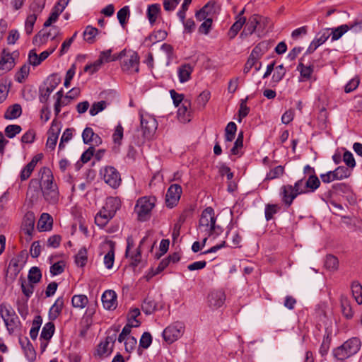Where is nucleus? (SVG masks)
<instances>
[{
	"label": "nucleus",
	"mask_w": 362,
	"mask_h": 362,
	"mask_svg": "<svg viewBox=\"0 0 362 362\" xmlns=\"http://www.w3.org/2000/svg\"><path fill=\"white\" fill-rule=\"evenodd\" d=\"M39 173L41 174L40 189L45 201L49 204H57L59 198V192L52 170L48 167H42Z\"/></svg>",
	"instance_id": "obj_1"
},
{
	"label": "nucleus",
	"mask_w": 362,
	"mask_h": 362,
	"mask_svg": "<svg viewBox=\"0 0 362 362\" xmlns=\"http://www.w3.org/2000/svg\"><path fill=\"white\" fill-rule=\"evenodd\" d=\"M0 316L4 320L9 334H16L21 332V322L14 310L7 305H0Z\"/></svg>",
	"instance_id": "obj_2"
},
{
	"label": "nucleus",
	"mask_w": 362,
	"mask_h": 362,
	"mask_svg": "<svg viewBox=\"0 0 362 362\" xmlns=\"http://www.w3.org/2000/svg\"><path fill=\"white\" fill-rule=\"evenodd\" d=\"M361 345V340L358 337H352L334 349L333 355L337 360L344 361L356 354L360 350Z\"/></svg>",
	"instance_id": "obj_3"
},
{
	"label": "nucleus",
	"mask_w": 362,
	"mask_h": 362,
	"mask_svg": "<svg viewBox=\"0 0 362 362\" xmlns=\"http://www.w3.org/2000/svg\"><path fill=\"white\" fill-rule=\"evenodd\" d=\"M156 197H143L136 201L134 211L137 214V220L144 222L150 219L151 211L155 206Z\"/></svg>",
	"instance_id": "obj_4"
},
{
	"label": "nucleus",
	"mask_w": 362,
	"mask_h": 362,
	"mask_svg": "<svg viewBox=\"0 0 362 362\" xmlns=\"http://www.w3.org/2000/svg\"><path fill=\"white\" fill-rule=\"evenodd\" d=\"M216 222L214 210L209 206L203 210L199 221V228L203 230L206 235L208 234L211 228H214V223Z\"/></svg>",
	"instance_id": "obj_5"
},
{
	"label": "nucleus",
	"mask_w": 362,
	"mask_h": 362,
	"mask_svg": "<svg viewBox=\"0 0 362 362\" xmlns=\"http://www.w3.org/2000/svg\"><path fill=\"white\" fill-rule=\"evenodd\" d=\"M105 183L113 189H117L122 182L121 175L118 170L112 166H105L100 170Z\"/></svg>",
	"instance_id": "obj_6"
},
{
	"label": "nucleus",
	"mask_w": 362,
	"mask_h": 362,
	"mask_svg": "<svg viewBox=\"0 0 362 362\" xmlns=\"http://www.w3.org/2000/svg\"><path fill=\"white\" fill-rule=\"evenodd\" d=\"M182 323L176 322L167 327L163 332V339L169 344L177 340L184 332Z\"/></svg>",
	"instance_id": "obj_7"
},
{
	"label": "nucleus",
	"mask_w": 362,
	"mask_h": 362,
	"mask_svg": "<svg viewBox=\"0 0 362 362\" xmlns=\"http://www.w3.org/2000/svg\"><path fill=\"white\" fill-rule=\"evenodd\" d=\"M158 124L155 118L151 117H144L141 116V128L143 136L146 139H151L157 129Z\"/></svg>",
	"instance_id": "obj_8"
},
{
	"label": "nucleus",
	"mask_w": 362,
	"mask_h": 362,
	"mask_svg": "<svg viewBox=\"0 0 362 362\" xmlns=\"http://www.w3.org/2000/svg\"><path fill=\"white\" fill-rule=\"evenodd\" d=\"M182 190L178 184L171 185L167 190L165 195V204L169 208L176 206L180 199Z\"/></svg>",
	"instance_id": "obj_9"
},
{
	"label": "nucleus",
	"mask_w": 362,
	"mask_h": 362,
	"mask_svg": "<svg viewBox=\"0 0 362 362\" xmlns=\"http://www.w3.org/2000/svg\"><path fill=\"white\" fill-rule=\"evenodd\" d=\"M35 216L33 211H28L23 219L21 228L27 235L26 241L30 242L33 237Z\"/></svg>",
	"instance_id": "obj_10"
},
{
	"label": "nucleus",
	"mask_w": 362,
	"mask_h": 362,
	"mask_svg": "<svg viewBox=\"0 0 362 362\" xmlns=\"http://www.w3.org/2000/svg\"><path fill=\"white\" fill-rule=\"evenodd\" d=\"M122 69L129 74L139 71V56L136 52H132L129 57L124 60Z\"/></svg>",
	"instance_id": "obj_11"
},
{
	"label": "nucleus",
	"mask_w": 362,
	"mask_h": 362,
	"mask_svg": "<svg viewBox=\"0 0 362 362\" xmlns=\"http://www.w3.org/2000/svg\"><path fill=\"white\" fill-rule=\"evenodd\" d=\"M60 34V29L57 26H52L49 32L39 31L33 37V43L45 44L49 37H51L52 40H56Z\"/></svg>",
	"instance_id": "obj_12"
},
{
	"label": "nucleus",
	"mask_w": 362,
	"mask_h": 362,
	"mask_svg": "<svg viewBox=\"0 0 362 362\" xmlns=\"http://www.w3.org/2000/svg\"><path fill=\"white\" fill-rule=\"evenodd\" d=\"M329 29H325L322 31H320L316 37L311 42L310 46L308 47L305 54H310L313 53L316 49L320 47L321 45L325 43L330 36V33H329Z\"/></svg>",
	"instance_id": "obj_13"
},
{
	"label": "nucleus",
	"mask_w": 362,
	"mask_h": 362,
	"mask_svg": "<svg viewBox=\"0 0 362 362\" xmlns=\"http://www.w3.org/2000/svg\"><path fill=\"white\" fill-rule=\"evenodd\" d=\"M101 300L105 310H114L117 306V294L113 290L105 291L102 295Z\"/></svg>",
	"instance_id": "obj_14"
},
{
	"label": "nucleus",
	"mask_w": 362,
	"mask_h": 362,
	"mask_svg": "<svg viewBox=\"0 0 362 362\" xmlns=\"http://www.w3.org/2000/svg\"><path fill=\"white\" fill-rule=\"evenodd\" d=\"M192 117V112L191 110V102L190 100L185 99L182 103L181 106L177 110V118L183 122H189L191 121Z\"/></svg>",
	"instance_id": "obj_15"
},
{
	"label": "nucleus",
	"mask_w": 362,
	"mask_h": 362,
	"mask_svg": "<svg viewBox=\"0 0 362 362\" xmlns=\"http://www.w3.org/2000/svg\"><path fill=\"white\" fill-rule=\"evenodd\" d=\"M358 27L359 30H362V23L361 22H355L354 23H351L350 25L344 24L337 28L332 29V40L335 41L339 40L344 33H346L348 30L353 29L354 28Z\"/></svg>",
	"instance_id": "obj_16"
},
{
	"label": "nucleus",
	"mask_w": 362,
	"mask_h": 362,
	"mask_svg": "<svg viewBox=\"0 0 362 362\" xmlns=\"http://www.w3.org/2000/svg\"><path fill=\"white\" fill-rule=\"evenodd\" d=\"M226 300V295L223 291H211L208 296L209 306L213 308L221 307Z\"/></svg>",
	"instance_id": "obj_17"
},
{
	"label": "nucleus",
	"mask_w": 362,
	"mask_h": 362,
	"mask_svg": "<svg viewBox=\"0 0 362 362\" xmlns=\"http://www.w3.org/2000/svg\"><path fill=\"white\" fill-rule=\"evenodd\" d=\"M15 66V59L13 54L10 53L6 49L1 52V58L0 60V70L9 71Z\"/></svg>",
	"instance_id": "obj_18"
},
{
	"label": "nucleus",
	"mask_w": 362,
	"mask_h": 362,
	"mask_svg": "<svg viewBox=\"0 0 362 362\" xmlns=\"http://www.w3.org/2000/svg\"><path fill=\"white\" fill-rule=\"evenodd\" d=\"M22 269L23 264H20L16 259H11L6 270L5 280L7 281L9 278L11 281H13Z\"/></svg>",
	"instance_id": "obj_19"
},
{
	"label": "nucleus",
	"mask_w": 362,
	"mask_h": 362,
	"mask_svg": "<svg viewBox=\"0 0 362 362\" xmlns=\"http://www.w3.org/2000/svg\"><path fill=\"white\" fill-rule=\"evenodd\" d=\"M114 216V210L109 211L108 209H106L103 206V209L96 214L95 217V222L98 226L104 227Z\"/></svg>",
	"instance_id": "obj_20"
},
{
	"label": "nucleus",
	"mask_w": 362,
	"mask_h": 362,
	"mask_svg": "<svg viewBox=\"0 0 362 362\" xmlns=\"http://www.w3.org/2000/svg\"><path fill=\"white\" fill-rule=\"evenodd\" d=\"M53 226V218L48 213H42L40 216L37 228L40 232L49 231L52 230Z\"/></svg>",
	"instance_id": "obj_21"
},
{
	"label": "nucleus",
	"mask_w": 362,
	"mask_h": 362,
	"mask_svg": "<svg viewBox=\"0 0 362 362\" xmlns=\"http://www.w3.org/2000/svg\"><path fill=\"white\" fill-rule=\"evenodd\" d=\"M64 305L63 297H59L49 310L48 317L51 321L55 320L61 315Z\"/></svg>",
	"instance_id": "obj_22"
},
{
	"label": "nucleus",
	"mask_w": 362,
	"mask_h": 362,
	"mask_svg": "<svg viewBox=\"0 0 362 362\" xmlns=\"http://www.w3.org/2000/svg\"><path fill=\"white\" fill-rule=\"evenodd\" d=\"M168 36V33L166 31L163 30H159L155 32H153L148 37H146L144 40V43L147 47H151L153 44L157 42L162 41L165 40Z\"/></svg>",
	"instance_id": "obj_23"
},
{
	"label": "nucleus",
	"mask_w": 362,
	"mask_h": 362,
	"mask_svg": "<svg viewBox=\"0 0 362 362\" xmlns=\"http://www.w3.org/2000/svg\"><path fill=\"white\" fill-rule=\"evenodd\" d=\"M106 245L108 246V250L104 257V264L107 269H111L115 261V244L113 241L110 240L103 247Z\"/></svg>",
	"instance_id": "obj_24"
},
{
	"label": "nucleus",
	"mask_w": 362,
	"mask_h": 362,
	"mask_svg": "<svg viewBox=\"0 0 362 362\" xmlns=\"http://www.w3.org/2000/svg\"><path fill=\"white\" fill-rule=\"evenodd\" d=\"M269 43L267 41H262L258 43L252 50L250 56L257 60L261 57L268 51Z\"/></svg>",
	"instance_id": "obj_25"
},
{
	"label": "nucleus",
	"mask_w": 362,
	"mask_h": 362,
	"mask_svg": "<svg viewBox=\"0 0 362 362\" xmlns=\"http://www.w3.org/2000/svg\"><path fill=\"white\" fill-rule=\"evenodd\" d=\"M289 185H283L280 189V195L281 197V200L283 203L287 206L289 207L293 204V200L297 197V196L293 197L291 198V195L295 194L294 192L288 189Z\"/></svg>",
	"instance_id": "obj_26"
},
{
	"label": "nucleus",
	"mask_w": 362,
	"mask_h": 362,
	"mask_svg": "<svg viewBox=\"0 0 362 362\" xmlns=\"http://www.w3.org/2000/svg\"><path fill=\"white\" fill-rule=\"evenodd\" d=\"M340 304L342 315L347 320H350L354 317V311L351 305V302L346 296H341L340 298Z\"/></svg>",
	"instance_id": "obj_27"
},
{
	"label": "nucleus",
	"mask_w": 362,
	"mask_h": 362,
	"mask_svg": "<svg viewBox=\"0 0 362 362\" xmlns=\"http://www.w3.org/2000/svg\"><path fill=\"white\" fill-rule=\"evenodd\" d=\"M320 186V180L316 175H310L305 182L306 193L314 192Z\"/></svg>",
	"instance_id": "obj_28"
},
{
	"label": "nucleus",
	"mask_w": 362,
	"mask_h": 362,
	"mask_svg": "<svg viewBox=\"0 0 362 362\" xmlns=\"http://www.w3.org/2000/svg\"><path fill=\"white\" fill-rule=\"evenodd\" d=\"M193 68L189 64H185L178 69L179 79L181 83L187 82L190 79Z\"/></svg>",
	"instance_id": "obj_29"
},
{
	"label": "nucleus",
	"mask_w": 362,
	"mask_h": 362,
	"mask_svg": "<svg viewBox=\"0 0 362 362\" xmlns=\"http://www.w3.org/2000/svg\"><path fill=\"white\" fill-rule=\"evenodd\" d=\"M246 23L245 17H240L230 28L227 35L230 40L235 38L239 31L243 28V25Z\"/></svg>",
	"instance_id": "obj_30"
},
{
	"label": "nucleus",
	"mask_w": 362,
	"mask_h": 362,
	"mask_svg": "<svg viewBox=\"0 0 362 362\" xmlns=\"http://www.w3.org/2000/svg\"><path fill=\"white\" fill-rule=\"evenodd\" d=\"M160 13V4H153L148 6L146 15L151 25H153L156 23L157 17Z\"/></svg>",
	"instance_id": "obj_31"
},
{
	"label": "nucleus",
	"mask_w": 362,
	"mask_h": 362,
	"mask_svg": "<svg viewBox=\"0 0 362 362\" xmlns=\"http://www.w3.org/2000/svg\"><path fill=\"white\" fill-rule=\"evenodd\" d=\"M352 296L358 305L362 304V285L358 281H353L351 284Z\"/></svg>",
	"instance_id": "obj_32"
},
{
	"label": "nucleus",
	"mask_w": 362,
	"mask_h": 362,
	"mask_svg": "<svg viewBox=\"0 0 362 362\" xmlns=\"http://www.w3.org/2000/svg\"><path fill=\"white\" fill-rule=\"evenodd\" d=\"M22 108L19 104H14L8 107L4 113V118L6 119H16L21 116Z\"/></svg>",
	"instance_id": "obj_33"
},
{
	"label": "nucleus",
	"mask_w": 362,
	"mask_h": 362,
	"mask_svg": "<svg viewBox=\"0 0 362 362\" xmlns=\"http://www.w3.org/2000/svg\"><path fill=\"white\" fill-rule=\"evenodd\" d=\"M156 307L157 303L149 296H147L141 304V310L146 315L152 314L156 310Z\"/></svg>",
	"instance_id": "obj_34"
},
{
	"label": "nucleus",
	"mask_w": 362,
	"mask_h": 362,
	"mask_svg": "<svg viewBox=\"0 0 362 362\" xmlns=\"http://www.w3.org/2000/svg\"><path fill=\"white\" fill-rule=\"evenodd\" d=\"M55 330L54 324L52 321L47 322L42 327L40 339H45V341H49L52 337Z\"/></svg>",
	"instance_id": "obj_35"
},
{
	"label": "nucleus",
	"mask_w": 362,
	"mask_h": 362,
	"mask_svg": "<svg viewBox=\"0 0 362 362\" xmlns=\"http://www.w3.org/2000/svg\"><path fill=\"white\" fill-rule=\"evenodd\" d=\"M88 303V298L86 295L78 294L73 296L71 298V305L74 308L83 309Z\"/></svg>",
	"instance_id": "obj_36"
},
{
	"label": "nucleus",
	"mask_w": 362,
	"mask_h": 362,
	"mask_svg": "<svg viewBox=\"0 0 362 362\" xmlns=\"http://www.w3.org/2000/svg\"><path fill=\"white\" fill-rule=\"evenodd\" d=\"M261 18L262 16L258 14H253L249 18L245 27V28L248 31L247 33L252 35L256 30L257 25L260 23Z\"/></svg>",
	"instance_id": "obj_37"
},
{
	"label": "nucleus",
	"mask_w": 362,
	"mask_h": 362,
	"mask_svg": "<svg viewBox=\"0 0 362 362\" xmlns=\"http://www.w3.org/2000/svg\"><path fill=\"white\" fill-rule=\"evenodd\" d=\"M325 267L331 272H335L339 268L338 258L333 255H327L325 259Z\"/></svg>",
	"instance_id": "obj_38"
},
{
	"label": "nucleus",
	"mask_w": 362,
	"mask_h": 362,
	"mask_svg": "<svg viewBox=\"0 0 362 362\" xmlns=\"http://www.w3.org/2000/svg\"><path fill=\"white\" fill-rule=\"evenodd\" d=\"M98 32V30L95 27L91 25L86 26L83 33L84 40L89 44H93L95 42V37Z\"/></svg>",
	"instance_id": "obj_39"
},
{
	"label": "nucleus",
	"mask_w": 362,
	"mask_h": 362,
	"mask_svg": "<svg viewBox=\"0 0 362 362\" xmlns=\"http://www.w3.org/2000/svg\"><path fill=\"white\" fill-rule=\"evenodd\" d=\"M42 323V317L40 315H36L33 321L32 327L30 331V336L33 340H35L37 339Z\"/></svg>",
	"instance_id": "obj_40"
},
{
	"label": "nucleus",
	"mask_w": 362,
	"mask_h": 362,
	"mask_svg": "<svg viewBox=\"0 0 362 362\" xmlns=\"http://www.w3.org/2000/svg\"><path fill=\"white\" fill-rule=\"evenodd\" d=\"M11 83L6 78H1L0 81V103H3L7 98Z\"/></svg>",
	"instance_id": "obj_41"
},
{
	"label": "nucleus",
	"mask_w": 362,
	"mask_h": 362,
	"mask_svg": "<svg viewBox=\"0 0 362 362\" xmlns=\"http://www.w3.org/2000/svg\"><path fill=\"white\" fill-rule=\"evenodd\" d=\"M237 126L235 122H230L225 129V140L226 142H231L235 136Z\"/></svg>",
	"instance_id": "obj_42"
},
{
	"label": "nucleus",
	"mask_w": 362,
	"mask_h": 362,
	"mask_svg": "<svg viewBox=\"0 0 362 362\" xmlns=\"http://www.w3.org/2000/svg\"><path fill=\"white\" fill-rule=\"evenodd\" d=\"M88 261L87 250L85 247H81L75 256V263L80 267H83Z\"/></svg>",
	"instance_id": "obj_43"
},
{
	"label": "nucleus",
	"mask_w": 362,
	"mask_h": 362,
	"mask_svg": "<svg viewBox=\"0 0 362 362\" xmlns=\"http://www.w3.org/2000/svg\"><path fill=\"white\" fill-rule=\"evenodd\" d=\"M28 281L31 284L39 283L42 279V273L37 267H33L28 272Z\"/></svg>",
	"instance_id": "obj_44"
},
{
	"label": "nucleus",
	"mask_w": 362,
	"mask_h": 362,
	"mask_svg": "<svg viewBox=\"0 0 362 362\" xmlns=\"http://www.w3.org/2000/svg\"><path fill=\"white\" fill-rule=\"evenodd\" d=\"M303 178L297 180L293 185H289L288 189L294 192L295 194L291 195V198L294 196H298L303 194H306V190L303 186Z\"/></svg>",
	"instance_id": "obj_45"
},
{
	"label": "nucleus",
	"mask_w": 362,
	"mask_h": 362,
	"mask_svg": "<svg viewBox=\"0 0 362 362\" xmlns=\"http://www.w3.org/2000/svg\"><path fill=\"white\" fill-rule=\"evenodd\" d=\"M141 325L140 321H136V324L127 323L122 329V332L119 334L118 341L122 342L126 337L130 334L132 327H138Z\"/></svg>",
	"instance_id": "obj_46"
},
{
	"label": "nucleus",
	"mask_w": 362,
	"mask_h": 362,
	"mask_svg": "<svg viewBox=\"0 0 362 362\" xmlns=\"http://www.w3.org/2000/svg\"><path fill=\"white\" fill-rule=\"evenodd\" d=\"M348 166L341 165L337 167L334 170V173H336L337 177L339 180L348 178L351 175V169H349Z\"/></svg>",
	"instance_id": "obj_47"
},
{
	"label": "nucleus",
	"mask_w": 362,
	"mask_h": 362,
	"mask_svg": "<svg viewBox=\"0 0 362 362\" xmlns=\"http://www.w3.org/2000/svg\"><path fill=\"white\" fill-rule=\"evenodd\" d=\"M30 72L29 65H23L19 71L15 75V80L18 83L24 82L25 79L28 76Z\"/></svg>",
	"instance_id": "obj_48"
},
{
	"label": "nucleus",
	"mask_w": 362,
	"mask_h": 362,
	"mask_svg": "<svg viewBox=\"0 0 362 362\" xmlns=\"http://www.w3.org/2000/svg\"><path fill=\"white\" fill-rule=\"evenodd\" d=\"M313 66H305L302 62H299L297 69L300 71V76L303 78L306 79H309L311 77V75L313 72Z\"/></svg>",
	"instance_id": "obj_49"
},
{
	"label": "nucleus",
	"mask_w": 362,
	"mask_h": 362,
	"mask_svg": "<svg viewBox=\"0 0 362 362\" xmlns=\"http://www.w3.org/2000/svg\"><path fill=\"white\" fill-rule=\"evenodd\" d=\"M20 281H21V286L22 292L25 296L27 299H28L31 296V295L33 293L34 288H35L34 285H33L34 284H31L30 282L28 284H27L23 277L20 278Z\"/></svg>",
	"instance_id": "obj_50"
},
{
	"label": "nucleus",
	"mask_w": 362,
	"mask_h": 362,
	"mask_svg": "<svg viewBox=\"0 0 362 362\" xmlns=\"http://www.w3.org/2000/svg\"><path fill=\"white\" fill-rule=\"evenodd\" d=\"M74 131V129L73 128H67L65 129V131L64 132V133L61 137L60 142L59 144V151L64 148V147H65L64 143L69 141L72 139Z\"/></svg>",
	"instance_id": "obj_51"
},
{
	"label": "nucleus",
	"mask_w": 362,
	"mask_h": 362,
	"mask_svg": "<svg viewBox=\"0 0 362 362\" xmlns=\"http://www.w3.org/2000/svg\"><path fill=\"white\" fill-rule=\"evenodd\" d=\"M211 98L210 91L205 90L202 91L198 96L196 102L199 107L204 109Z\"/></svg>",
	"instance_id": "obj_52"
},
{
	"label": "nucleus",
	"mask_w": 362,
	"mask_h": 362,
	"mask_svg": "<svg viewBox=\"0 0 362 362\" xmlns=\"http://www.w3.org/2000/svg\"><path fill=\"white\" fill-rule=\"evenodd\" d=\"M107 107V102L105 100H101L99 102H95L90 107L89 110V113L91 116H95L100 112L104 110Z\"/></svg>",
	"instance_id": "obj_53"
},
{
	"label": "nucleus",
	"mask_w": 362,
	"mask_h": 362,
	"mask_svg": "<svg viewBox=\"0 0 362 362\" xmlns=\"http://www.w3.org/2000/svg\"><path fill=\"white\" fill-rule=\"evenodd\" d=\"M37 21V15L35 13L30 14L27 16L25 23V30L27 35H30L33 30L34 25Z\"/></svg>",
	"instance_id": "obj_54"
},
{
	"label": "nucleus",
	"mask_w": 362,
	"mask_h": 362,
	"mask_svg": "<svg viewBox=\"0 0 362 362\" xmlns=\"http://www.w3.org/2000/svg\"><path fill=\"white\" fill-rule=\"evenodd\" d=\"M104 207L108 209L109 211L114 210V215L116 211L120 208V202L117 198L110 197L107 199Z\"/></svg>",
	"instance_id": "obj_55"
},
{
	"label": "nucleus",
	"mask_w": 362,
	"mask_h": 362,
	"mask_svg": "<svg viewBox=\"0 0 362 362\" xmlns=\"http://www.w3.org/2000/svg\"><path fill=\"white\" fill-rule=\"evenodd\" d=\"M249 99V96H247L245 99H242L240 104V109L238 111L239 119L240 122L243 118L247 117L250 112V107L247 106V101Z\"/></svg>",
	"instance_id": "obj_56"
},
{
	"label": "nucleus",
	"mask_w": 362,
	"mask_h": 362,
	"mask_svg": "<svg viewBox=\"0 0 362 362\" xmlns=\"http://www.w3.org/2000/svg\"><path fill=\"white\" fill-rule=\"evenodd\" d=\"M280 210V206L278 204H268L265 208V218L269 221L273 218L274 215Z\"/></svg>",
	"instance_id": "obj_57"
},
{
	"label": "nucleus",
	"mask_w": 362,
	"mask_h": 362,
	"mask_svg": "<svg viewBox=\"0 0 362 362\" xmlns=\"http://www.w3.org/2000/svg\"><path fill=\"white\" fill-rule=\"evenodd\" d=\"M169 265L165 258L163 259L159 263L158 266L156 269L151 268L147 275L148 278H152L153 276L162 272Z\"/></svg>",
	"instance_id": "obj_58"
},
{
	"label": "nucleus",
	"mask_w": 362,
	"mask_h": 362,
	"mask_svg": "<svg viewBox=\"0 0 362 362\" xmlns=\"http://www.w3.org/2000/svg\"><path fill=\"white\" fill-rule=\"evenodd\" d=\"M21 130V127L18 124H9L5 128V134L8 138L12 139L18 134Z\"/></svg>",
	"instance_id": "obj_59"
},
{
	"label": "nucleus",
	"mask_w": 362,
	"mask_h": 362,
	"mask_svg": "<svg viewBox=\"0 0 362 362\" xmlns=\"http://www.w3.org/2000/svg\"><path fill=\"white\" fill-rule=\"evenodd\" d=\"M129 16V8L128 6H125L117 12V18L122 27L127 23V18Z\"/></svg>",
	"instance_id": "obj_60"
},
{
	"label": "nucleus",
	"mask_w": 362,
	"mask_h": 362,
	"mask_svg": "<svg viewBox=\"0 0 362 362\" xmlns=\"http://www.w3.org/2000/svg\"><path fill=\"white\" fill-rule=\"evenodd\" d=\"M124 135V129L121 124H119L115 129V132L112 134V140L113 142L117 146H120L122 144V140L123 139Z\"/></svg>",
	"instance_id": "obj_61"
},
{
	"label": "nucleus",
	"mask_w": 362,
	"mask_h": 362,
	"mask_svg": "<svg viewBox=\"0 0 362 362\" xmlns=\"http://www.w3.org/2000/svg\"><path fill=\"white\" fill-rule=\"evenodd\" d=\"M65 267L66 263L64 261H58L50 267V273L52 276L61 274L64 272Z\"/></svg>",
	"instance_id": "obj_62"
},
{
	"label": "nucleus",
	"mask_w": 362,
	"mask_h": 362,
	"mask_svg": "<svg viewBox=\"0 0 362 362\" xmlns=\"http://www.w3.org/2000/svg\"><path fill=\"white\" fill-rule=\"evenodd\" d=\"M286 70L283 64L276 66L275 71L272 76V81L274 83L280 82L285 76Z\"/></svg>",
	"instance_id": "obj_63"
},
{
	"label": "nucleus",
	"mask_w": 362,
	"mask_h": 362,
	"mask_svg": "<svg viewBox=\"0 0 362 362\" xmlns=\"http://www.w3.org/2000/svg\"><path fill=\"white\" fill-rule=\"evenodd\" d=\"M284 173V167L282 165H278L274 168L272 169L266 176V180H274L283 175Z\"/></svg>",
	"instance_id": "obj_64"
}]
</instances>
